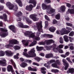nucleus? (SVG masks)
Instances as JSON below:
<instances>
[{
    "mask_svg": "<svg viewBox=\"0 0 74 74\" xmlns=\"http://www.w3.org/2000/svg\"><path fill=\"white\" fill-rule=\"evenodd\" d=\"M24 52H23V55L26 56L27 58H33L36 56V54L35 53L36 50L34 48L32 49L30 51L28 52V54L30 55L27 54V49H24Z\"/></svg>",
    "mask_w": 74,
    "mask_h": 74,
    "instance_id": "f257e3e1",
    "label": "nucleus"
},
{
    "mask_svg": "<svg viewBox=\"0 0 74 74\" xmlns=\"http://www.w3.org/2000/svg\"><path fill=\"white\" fill-rule=\"evenodd\" d=\"M36 26H34V29L36 31L38 29V32L36 33V35L38 36H39V35L40 34V32H42V21H40L39 22L36 23Z\"/></svg>",
    "mask_w": 74,
    "mask_h": 74,
    "instance_id": "f03ea898",
    "label": "nucleus"
},
{
    "mask_svg": "<svg viewBox=\"0 0 74 74\" xmlns=\"http://www.w3.org/2000/svg\"><path fill=\"white\" fill-rule=\"evenodd\" d=\"M24 35L27 37H29V38H32L35 40L39 41L40 40V38L37 36H35L34 33H33L31 31H27L25 32L24 33Z\"/></svg>",
    "mask_w": 74,
    "mask_h": 74,
    "instance_id": "7ed1b4c3",
    "label": "nucleus"
},
{
    "mask_svg": "<svg viewBox=\"0 0 74 74\" xmlns=\"http://www.w3.org/2000/svg\"><path fill=\"white\" fill-rule=\"evenodd\" d=\"M18 43L19 42L16 40L13 39L10 40L9 44L6 45H5V47L7 48H10V47H13L12 45L16 44Z\"/></svg>",
    "mask_w": 74,
    "mask_h": 74,
    "instance_id": "20e7f679",
    "label": "nucleus"
},
{
    "mask_svg": "<svg viewBox=\"0 0 74 74\" xmlns=\"http://www.w3.org/2000/svg\"><path fill=\"white\" fill-rule=\"evenodd\" d=\"M6 5L9 10H12V9H14L15 10H18L17 5H15L14 6L13 5L11 4V3L10 2H7Z\"/></svg>",
    "mask_w": 74,
    "mask_h": 74,
    "instance_id": "39448f33",
    "label": "nucleus"
},
{
    "mask_svg": "<svg viewBox=\"0 0 74 74\" xmlns=\"http://www.w3.org/2000/svg\"><path fill=\"white\" fill-rule=\"evenodd\" d=\"M52 42H55L52 39L46 40L44 42H41L39 43V45H45V44L46 43L47 44V45H48L49 44H50L51 43H52Z\"/></svg>",
    "mask_w": 74,
    "mask_h": 74,
    "instance_id": "423d86ee",
    "label": "nucleus"
},
{
    "mask_svg": "<svg viewBox=\"0 0 74 74\" xmlns=\"http://www.w3.org/2000/svg\"><path fill=\"white\" fill-rule=\"evenodd\" d=\"M70 32V31L67 30L64 28H63L60 31V34L61 35H64V34H68Z\"/></svg>",
    "mask_w": 74,
    "mask_h": 74,
    "instance_id": "0eeeda50",
    "label": "nucleus"
},
{
    "mask_svg": "<svg viewBox=\"0 0 74 74\" xmlns=\"http://www.w3.org/2000/svg\"><path fill=\"white\" fill-rule=\"evenodd\" d=\"M48 10L47 11V12L49 14H52V13L55 12V9L52 8L51 7V5H49V8ZM48 10H49V11Z\"/></svg>",
    "mask_w": 74,
    "mask_h": 74,
    "instance_id": "6e6552de",
    "label": "nucleus"
},
{
    "mask_svg": "<svg viewBox=\"0 0 74 74\" xmlns=\"http://www.w3.org/2000/svg\"><path fill=\"white\" fill-rule=\"evenodd\" d=\"M36 16V15L32 14L29 16V18H32V20L34 21H37L39 20V18Z\"/></svg>",
    "mask_w": 74,
    "mask_h": 74,
    "instance_id": "1a4fd4ad",
    "label": "nucleus"
},
{
    "mask_svg": "<svg viewBox=\"0 0 74 74\" xmlns=\"http://www.w3.org/2000/svg\"><path fill=\"white\" fill-rule=\"evenodd\" d=\"M16 26L19 27H22V28H28L29 26L26 25H23V23H18L16 25Z\"/></svg>",
    "mask_w": 74,
    "mask_h": 74,
    "instance_id": "9d476101",
    "label": "nucleus"
},
{
    "mask_svg": "<svg viewBox=\"0 0 74 74\" xmlns=\"http://www.w3.org/2000/svg\"><path fill=\"white\" fill-rule=\"evenodd\" d=\"M56 47V44H54L52 46H51V48H53V50L56 53H57V52H58L59 49L58 48V47Z\"/></svg>",
    "mask_w": 74,
    "mask_h": 74,
    "instance_id": "9b49d317",
    "label": "nucleus"
},
{
    "mask_svg": "<svg viewBox=\"0 0 74 74\" xmlns=\"http://www.w3.org/2000/svg\"><path fill=\"white\" fill-rule=\"evenodd\" d=\"M7 70L8 71H11L13 74H15L11 65H8L7 68Z\"/></svg>",
    "mask_w": 74,
    "mask_h": 74,
    "instance_id": "f8f14e48",
    "label": "nucleus"
},
{
    "mask_svg": "<svg viewBox=\"0 0 74 74\" xmlns=\"http://www.w3.org/2000/svg\"><path fill=\"white\" fill-rule=\"evenodd\" d=\"M29 42H32V41L30 40H23L22 41V42L24 46H28Z\"/></svg>",
    "mask_w": 74,
    "mask_h": 74,
    "instance_id": "ddd939ff",
    "label": "nucleus"
},
{
    "mask_svg": "<svg viewBox=\"0 0 74 74\" xmlns=\"http://www.w3.org/2000/svg\"><path fill=\"white\" fill-rule=\"evenodd\" d=\"M33 8V6L32 5H29V6L27 5L25 7V9L28 11H32Z\"/></svg>",
    "mask_w": 74,
    "mask_h": 74,
    "instance_id": "4468645a",
    "label": "nucleus"
},
{
    "mask_svg": "<svg viewBox=\"0 0 74 74\" xmlns=\"http://www.w3.org/2000/svg\"><path fill=\"white\" fill-rule=\"evenodd\" d=\"M5 55L8 56H12L14 53L11 52V51L10 50H7L5 52Z\"/></svg>",
    "mask_w": 74,
    "mask_h": 74,
    "instance_id": "2eb2a0df",
    "label": "nucleus"
},
{
    "mask_svg": "<svg viewBox=\"0 0 74 74\" xmlns=\"http://www.w3.org/2000/svg\"><path fill=\"white\" fill-rule=\"evenodd\" d=\"M0 18L1 19H4V21H7V16L5 14H4L3 15V16H0Z\"/></svg>",
    "mask_w": 74,
    "mask_h": 74,
    "instance_id": "dca6fc26",
    "label": "nucleus"
},
{
    "mask_svg": "<svg viewBox=\"0 0 74 74\" xmlns=\"http://www.w3.org/2000/svg\"><path fill=\"white\" fill-rule=\"evenodd\" d=\"M72 7L73 9H69L68 10L67 14H69L68 13L69 12L71 14H74V5L72 6Z\"/></svg>",
    "mask_w": 74,
    "mask_h": 74,
    "instance_id": "f3484780",
    "label": "nucleus"
},
{
    "mask_svg": "<svg viewBox=\"0 0 74 74\" xmlns=\"http://www.w3.org/2000/svg\"><path fill=\"white\" fill-rule=\"evenodd\" d=\"M2 60H0V64H2V66H6L7 64L5 62V59L4 58H2Z\"/></svg>",
    "mask_w": 74,
    "mask_h": 74,
    "instance_id": "a211bd4d",
    "label": "nucleus"
},
{
    "mask_svg": "<svg viewBox=\"0 0 74 74\" xmlns=\"http://www.w3.org/2000/svg\"><path fill=\"white\" fill-rule=\"evenodd\" d=\"M42 7L43 10H48L49 7V5L47 6L46 4L43 3H42Z\"/></svg>",
    "mask_w": 74,
    "mask_h": 74,
    "instance_id": "6ab92c4d",
    "label": "nucleus"
},
{
    "mask_svg": "<svg viewBox=\"0 0 74 74\" xmlns=\"http://www.w3.org/2000/svg\"><path fill=\"white\" fill-rule=\"evenodd\" d=\"M53 54L51 53L46 54L45 56V57L47 59L50 58H53Z\"/></svg>",
    "mask_w": 74,
    "mask_h": 74,
    "instance_id": "aec40b11",
    "label": "nucleus"
},
{
    "mask_svg": "<svg viewBox=\"0 0 74 74\" xmlns=\"http://www.w3.org/2000/svg\"><path fill=\"white\" fill-rule=\"evenodd\" d=\"M9 27L10 30L13 31V32L14 33H15L16 32L15 26L14 25H11Z\"/></svg>",
    "mask_w": 74,
    "mask_h": 74,
    "instance_id": "412c9836",
    "label": "nucleus"
},
{
    "mask_svg": "<svg viewBox=\"0 0 74 74\" xmlns=\"http://www.w3.org/2000/svg\"><path fill=\"white\" fill-rule=\"evenodd\" d=\"M14 15L17 16V17H21L22 15V13L21 11H19L17 13H14Z\"/></svg>",
    "mask_w": 74,
    "mask_h": 74,
    "instance_id": "4be33fe9",
    "label": "nucleus"
},
{
    "mask_svg": "<svg viewBox=\"0 0 74 74\" xmlns=\"http://www.w3.org/2000/svg\"><path fill=\"white\" fill-rule=\"evenodd\" d=\"M74 72V69L73 68L69 69V70L67 71V73L69 74V73H73Z\"/></svg>",
    "mask_w": 74,
    "mask_h": 74,
    "instance_id": "5701e85b",
    "label": "nucleus"
},
{
    "mask_svg": "<svg viewBox=\"0 0 74 74\" xmlns=\"http://www.w3.org/2000/svg\"><path fill=\"white\" fill-rule=\"evenodd\" d=\"M73 45H74V44L73 43H69L68 44V46L70 47L69 48L70 49H71V50H73V49H74V47L73 46Z\"/></svg>",
    "mask_w": 74,
    "mask_h": 74,
    "instance_id": "b1692460",
    "label": "nucleus"
},
{
    "mask_svg": "<svg viewBox=\"0 0 74 74\" xmlns=\"http://www.w3.org/2000/svg\"><path fill=\"white\" fill-rule=\"evenodd\" d=\"M29 3H33L34 7H35L36 5V4H37L36 1H34V0H30Z\"/></svg>",
    "mask_w": 74,
    "mask_h": 74,
    "instance_id": "393cba45",
    "label": "nucleus"
},
{
    "mask_svg": "<svg viewBox=\"0 0 74 74\" xmlns=\"http://www.w3.org/2000/svg\"><path fill=\"white\" fill-rule=\"evenodd\" d=\"M37 44V41H34L32 42L31 44L29 45V47H33L34 45H35L36 44Z\"/></svg>",
    "mask_w": 74,
    "mask_h": 74,
    "instance_id": "a878e982",
    "label": "nucleus"
},
{
    "mask_svg": "<svg viewBox=\"0 0 74 74\" xmlns=\"http://www.w3.org/2000/svg\"><path fill=\"white\" fill-rule=\"evenodd\" d=\"M8 33H5L4 32L2 33L1 34H0V36L2 37H5L6 36H8Z\"/></svg>",
    "mask_w": 74,
    "mask_h": 74,
    "instance_id": "bb28decb",
    "label": "nucleus"
},
{
    "mask_svg": "<svg viewBox=\"0 0 74 74\" xmlns=\"http://www.w3.org/2000/svg\"><path fill=\"white\" fill-rule=\"evenodd\" d=\"M16 1L18 3L20 7H22V3L21 0H16Z\"/></svg>",
    "mask_w": 74,
    "mask_h": 74,
    "instance_id": "cd10ccee",
    "label": "nucleus"
},
{
    "mask_svg": "<svg viewBox=\"0 0 74 74\" xmlns=\"http://www.w3.org/2000/svg\"><path fill=\"white\" fill-rule=\"evenodd\" d=\"M65 42H68L69 41V40L68 39L69 37L67 35H65L63 36Z\"/></svg>",
    "mask_w": 74,
    "mask_h": 74,
    "instance_id": "c85d7f7f",
    "label": "nucleus"
},
{
    "mask_svg": "<svg viewBox=\"0 0 74 74\" xmlns=\"http://www.w3.org/2000/svg\"><path fill=\"white\" fill-rule=\"evenodd\" d=\"M36 49L38 51H42V50L44 49V47H39L37 46L36 47Z\"/></svg>",
    "mask_w": 74,
    "mask_h": 74,
    "instance_id": "c756f323",
    "label": "nucleus"
},
{
    "mask_svg": "<svg viewBox=\"0 0 74 74\" xmlns=\"http://www.w3.org/2000/svg\"><path fill=\"white\" fill-rule=\"evenodd\" d=\"M20 66L22 67H25L27 66V64L23 62L21 64Z\"/></svg>",
    "mask_w": 74,
    "mask_h": 74,
    "instance_id": "7c9ffc66",
    "label": "nucleus"
},
{
    "mask_svg": "<svg viewBox=\"0 0 74 74\" xmlns=\"http://www.w3.org/2000/svg\"><path fill=\"white\" fill-rule=\"evenodd\" d=\"M49 31L51 32H55V30H56V29L55 28V27H51L49 28Z\"/></svg>",
    "mask_w": 74,
    "mask_h": 74,
    "instance_id": "2f4dec72",
    "label": "nucleus"
},
{
    "mask_svg": "<svg viewBox=\"0 0 74 74\" xmlns=\"http://www.w3.org/2000/svg\"><path fill=\"white\" fill-rule=\"evenodd\" d=\"M60 10L62 11V12H64L65 11L66 9V8L65 7V6L62 5L60 8Z\"/></svg>",
    "mask_w": 74,
    "mask_h": 74,
    "instance_id": "473e14b6",
    "label": "nucleus"
},
{
    "mask_svg": "<svg viewBox=\"0 0 74 74\" xmlns=\"http://www.w3.org/2000/svg\"><path fill=\"white\" fill-rule=\"evenodd\" d=\"M51 66L53 67H55V68H58V69H59V67L57 65L56 63H53L51 64Z\"/></svg>",
    "mask_w": 74,
    "mask_h": 74,
    "instance_id": "72a5a7b5",
    "label": "nucleus"
},
{
    "mask_svg": "<svg viewBox=\"0 0 74 74\" xmlns=\"http://www.w3.org/2000/svg\"><path fill=\"white\" fill-rule=\"evenodd\" d=\"M0 31H1L5 33V32H7L8 30L6 29H4L0 27Z\"/></svg>",
    "mask_w": 74,
    "mask_h": 74,
    "instance_id": "f704fd0d",
    "label": "nucleus"
},
{
    "mask_svg": "<svg viewBox=\"0 0 74 74\" xmlns=\"http://www.w3.org/2000/svg\"><path fill=\"white\" fill-rule=\"evenodd\" d=\"M10 61L11 62L12 64V65H13L14 68V69H16V65L15 64V63H14V61L12 59H10Z\"/></svg>",
    "mask_w": 74,
    "mask_h": 74,
    "instance_id": "c9c22d12",
    "label": "nucleus"
},
{
    "mask_svg": "<svg viewBox=\"0 0 74 74\" xmlns=\"http://www.w3.org/2000/svg\"><path fill=\"white\" fill-rule=\"evenodd\" d=\"M55 18L56 19L59 20L60 18V14H58L56 15Z\"/></svg>",
    "mask_w": 74,
    "mask_h": 74,
    "instance_id": "e433bc0d",
    "label": "nucleus"
},
{
    "mask_svg": "<svg viewBox=\"0 0 74 74\" xmlns=\"http://www.w3.org/2000/svg\"><path fill=\"white\" fill-rule=\"evenodd\" d=\"M25 20L26 22L28 23H30V24H31V23H32V21L29 19V18L28 17L25 18Z\"/></svg>",
    "mask_w": 74,
    "mask_h": 74,
    "instance_id": "4c0bfd02",
    "label": "nucleus"
},
{
    "mask_svg": "<svg viewBox=\"0 0 74 74\" xmlns=\"http://www.w3.org/2000/svg\"><path fill=\"white\" fill-rule=\"evenodd\" d=\"M62 62L64 65L68 64H69V63L67 62V61H66V60L64 59H62Z\"/></svg>",
    "mask_w": 74,
    "mask_h": 74,
    "instance_id": "58836bf2",
    "label": "nucleus"
},
{
    "mask_svg": "<svg viewBox=\"0 0 74 74\" xmlns=\"http://www.w3.org/2000/svg\"><path fill=\"white\" fill-rule=\"evenodd\" d=\"M5 55V52L3 51H0V56H4Z\"/></svg>",
    "mask_w": 74,
    "mask_h": 74,
    "instance_id": "ea45409f",
    "label": "nucleus"
},
{
    "mask_svg": "<svg viewBox=\"0 0 74 74\" xmlns=\"http://www.w3.org/2000/svg\"><path fill=\"white\" fill-rule=\"evenodd\" d=\"M14 49L16 50H18L21 48V47L18 46H15L13 47Z\"/></svg>",
    "mask_w": 74,
    "mask_h": 74,
    "instance_id": "a19ab883",
    "label": "nucleus"
},
{
    "mask_svg": "<svg viewBox=\"0 0 74 74\" xmlns=\"http://www.w3.org/2000/svg\"><path fill=\"white\" fill-rule=\"evenodd\" d=\"M25 62L26 63H28L29 64H30L32 62V61L30 60H25Z\"/></svg>",
    "mask_w": 74,
    "mask_h": 74,
    "instance_id": "79ce46f5",
    "label": "nucleus"
},
{
    "mask_svg": "<svg viewBox=\"0 0 74 74\" xmlns=\"http://www.w3.org/2000/svg\"><path fill=\"white\" fill-rule=\"evenodd\" d=\"M60 44H63V38L62 37H60Z\"/></svg>",
    "mask_w": 74,
    "mask_h": 74,
    "instance_id": "37998d69",
    "label": "nucleus"
},
{
    "mask_svg": "<svg viewBox=\"0 0 74 74\" xmlns=\"http://www.w3.org/2000/svg\"><path fill=\"white\" fill-rule=\"evenodd\" d=\"M34 59L35 60H36V61H37V62H39V61H40V60H42V58H40L38 57H36L34 58Z\"/></svg>",
    "mask_w": 74,
    "mask_h": 74,
    "instance_id": "c03bdc74",
    "label": "nucleus"
},
{
    "mask_svg": "<svg viewBox=\"0 0 74 74\" xmlns=\"http://www.w3.org/2000/svg\"><path fill=\"white\" fill-rule=\"evenodd\" d=\"M19 53H17L16 54V55H15L14 56V59H19V57H18V56H19Z\"/></svg>",
    "mask_w": 74,
    "mask_h": 74,
    "instance_id": "a18cd8bd",
    "label": "nucleus"
},
{
    "mask_svg": "<svg viewBox=\"0 0 74 74\" xmlns=\"http://www.w3.org/2000/svg\"><path fill=\"white\" fill-rule=\"evenodd\" d=\"M69 39L70 41L71 42H74V40L73 38L69 37Z\"/></svg>",
    "mask_w": 74,
    "mask_h": 74,
    "instance_id": "49530a36",
    "label": "nucleus"
},
{
    "mask_svg": "<svg viewBox=\"0 0 74 74\" xmlns=\"http://www.w3.org/2000/svg\"><path fill=\"white\" fill-rule=\"evenodd\" d=\"M74 35V32L73 31H72L69 34V36H73Z\"/></svg>",
    "mask_w": 74,
    "mask_h": 74,
    "instance_id": "de8ad7c7",
    "label": "nucleus"
},
{
    "mask_svg": "<svg viewBox=\"0 0 74 74\" xmlns=\"http://www.w3.org/2000/svg\"><path fill=\"white\" fill-rule=\"evenodd\" d=\"M66 60L68 61L69 62H70V63H73V62L70 60V58L68 57L66 58Z\"/></svg>",
    "mask_w": 74,
    "mask_h": 74,
    "instance_id": "09e8293b",
    "label": "nucleus"
},
{
    "mask_svg": "<svg viewBox=\"0 0 74 74\" xmlns=\"http://www.w3.org/2000/svg\"><path fill=\"white\" fill-rule=\"evenodd\" d=\"M64 65L65 66L64 67V70H67V68H68V67L69 66V64H66V65Z\"/></svg>",
    "mask_w": 74,
    "mask_h": 74,
    "instance_id": "8fccbe9b",
    "label": "nucleus"
},
{
    "mask_svg": "<svg viewBox=\"0 0 74 74\" xmlns=\"http://www.w3.org/2000/svg\"><path fill=\"white\" fill-rule=\"evenodd\" d=\"M45 29H46V28L47 27V26H48V21H46L45 22Z\"/></svg>",
    "mask_w": 74,
    "mask_h": 74,
    "instance_id": "3c124183",
    "label": "nucleus"
},
{
    "mask_svg": "<svg viewBox=\"0 0 74 74\" xmlns=\"http://www.w3.org/2000/svg\"><path fill=\"white\" fill-rule=\"evenodd\" d=\"M45 17L46 20H48V21H50V19H49L47 15H45Z\"/></svg>",
    "mask_w": 74,
    "mask_h": 74,
    "instance_id": "603ef678",
    "label": "nucleus"
},
{
    "mask_svg": "<svg viewBox=\"0 0 74 74\" xmlns=\"http://www.w3.org/2000/svg\"><path fill=\"white\" fill-rule=\"evenodd\" d=\"M45 48L48 51H49L50 49H51V46L50 47V46H46V47H45Z\"/></svg>",
    "mask_w": 74,
    "mask_h": 74,
    "instance_id": "864d4df0",
    "label": "nucleus"
},
{
    "mask_svg": "<svg viewBox=\"0 0 74 74\" xmlns=\"http://www.w3.org/2000/svg\"><path fill=\"white\" fill-rule=\"evenodd\" d=\"M66 25L67 26H71V27L73 26V25H72V24H71L70 23H66Z\"/></svg>",
    "mask_w": 74,
    "mask_h": 74,
    "instance_id": "5fc2aeb1",
    "label": "nucleus"
},
{
    "mask_svg": "<svg viewBox=\"0 0 74 74\" xmlns=\"http://www.w3.org/2000/svg\"><path fill=\"white\" fill-rule=\"evenodd\" d=\"M56 64H58L59 65L60 64V62L59 60H57L56 61Z\"/></svg>",
    "mask_w": 74,
    "mask_h": 74,
    "instance_id": "6e6d98bb",
    "label": "nucleus"
},
{
    "mask_svg": "<svg viewBox=\"0 0 74 74\" xmlns=\"http://www.w3.org/2000/svg\"><path fill=\"white\" fill-rule=\"evenodd\" d=\"M16 21H21V18L20 17H17Z\"/></svg>",
    "mask_w": 74,
    "mask_h": 74,
    "instance_id": "4d7b16f0",
    "label": "nucleus"
},
{
    "mask_svg": "<svg viewBox=\"0 0 74 74\" xmlns=\"http://www.w3.org/2000/svg\"><path fill=\"white\" fill-rule=\"evenodd\" d=\"M63 45L61 44L58 46V47L60 49H62L63 48Z\"/></svg>",
    "mask_w": 74,
    "mask_h": 74,
    "instance_id": "13d9d810",
    "label": "nucleus"
},
{
    "mask_svg": "<svg viewBox=\"0 0 74 74\" xmlns=\"http://www.w3.org/2000/svg\"><path fill=\"white\" fill-rule=\"evenodd\" d=\"M32 64L33 65H36V66H40L39 64L35 62H33Z\"/></svg>",
    "mask_w": 74,
    "mask_h": 74,
    "instance_id": "bf43d9fd",
    "label": "nucleus"
},
{
    "mask_svg": "<svg viewBox=\"0 0 74 74\" xmlns=\"http://www.w3.org/2000/svg\"><path fill=\"white\" fill-rule=\"evenodd\" d=\"M58 21L56 19H54L53 21V24H55L56 23H57Z\"/></svg>",
    "mask_w": 74,
    "mask_h": 74,
    "instance_id": "052dcab7",
    "label": "nucleus"
},
{
    "mask_svg": "<svg viewBox=\"0 0 74 74\" xmlns=\"http://www.w3.org/2000/svg\"><path fill=\"white\" fill-rule=\"evenodd\" d=\"M58 51L59 52V53H63V50H62V49H59Z\"/></svg>",
    "mask_w": 74,
    "mask_h": 74,
    "instance_id": "680f3d73",
    "label": "nucleus"
},
{
    "mask_svg": "<svg viewBox=\"0 0 74 74\" xmlns=\"http://www.w3.org/2000/svg\"><path fill=\"white\" fill-rule=\"evenodd\" d=\"M46 36H49V38H51L53 37V35H49V34H47L46 35Z\"/></svg>",
    "mask_w": 74,
    "mask_h": 74,
    "instance_id": "e2e57ef3",
    "label": "nucleus"
},
{
    "mask_svg": "<svg viewBox=\"0 0 74 74\" xmlns=\"http://www.w3.org/2000/svg\"><path fill=\"white\" fill-rule=\"evenodd\" d=\"M4 8V6L2 5H0V11H1V10H3V9Z\"/></svg>",
    "mask_w": 74,
    "mask_h": 74,
    "instance_id": "0e129e2a",
    "label": "nucleus"
},
{
    "mask_svg": "<svg viewBox=\"0 0 74 74\" xmlns=\"http://www.w3.org/2000/svg\"><path fill=\"white\" fill-rule=\"evenodd\" d=\"M66 29H68V30H69V31H70H70H71V30H72V29H71V28L70 27H66Z\"/></svg>",
    "mask_w": 74,
    "mask_h": 74,
    "instance_id": "69168bd1",
    "label": "nucleus"
},
{
    "mask_svg": "<svg viewBox=\"0 0 74 74\" xmlns=\"http://www.w3.org/2000/svg\"><path fill=\"white\" fill-rule=\"evenodd\" d=\"M39 55L41 56H45V54L44 53H40L39 54Z\"/></svg>",
    "mask_w": 74,
    "mask_h": 74,
    "instance_id": "338daca9",
    "label": "nucleus"
},
{
    "mask_svg": "<svg viewBox=\"0 0 74 74\" xmlns=\"http://www.w3.org/2000/svg\"><path fill=\"white\" fill-rule=\"evenodd\" d=\"M41 71H44V70H46V69L44 67H42L41 68Z\"/></svg>",
    "mask_w": 74,
    "mask_h": 74,
    "instance_id": "774afa93",
    "label": "nucleus"
}]
</instances>
